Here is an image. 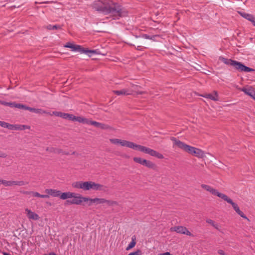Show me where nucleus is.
<instances>
[{
    "mask_svg": "<svg viewBox=\"0 0 255 255\" xmlns=\"http://www.w3.org/2000/svg\"><path fill=\"white\" fill-rule=\"evenodd\" d=\"M93 7L105 15H109L110 17H113V19L125 16L127 14V12L125 9L111 0L96 1L93 4Z\"/></svg>",
    "mask_w": 255,
    "mask_h": 255,
    "instance_id": "nucleus-1",
    "label": "nucleus"
},
{
    "mask_svg": "<svg viewBox=\"0 0 255 255\" xmlns=\"http://www.w3.org/2000/svg\"><path fill=\"white\" fill-rule=\"evenodd\" d=\"M170 139L173 142L174 146H177L185 152L199 158H203L205 157V152L202 149L188 145L174 137H171Z\"/></svg>",
    "mask_w": 255,
    "mask_h": 255,
    "instance_id": "nucleus-2",
    "label": "nucleus"
},
{
    "mask_svg": "<svg viewBox=\"0 0 255 255\" xmlns=\"http://www.w3.org/2000/svg\"><path fill=\"white\" fill-rule=\"evenodd\" d=\"M72 187L81 189L84 191L90 190H102L103 185L93 181H76L72 184Z\"/></svg>",
    "mask_w": 255,
    "mask_h": 255,
    "instance_id": "nucleus-3",
    "label": "nucleus"
},
{
    "mask_svg": "<svg viewBox=\"0 0 255 255\" xmlns=\"http://www.w3.org/2000/svg\"><path fill=\"white\" fill-rule=\"evenodd\" d=\"M219 60L227 65H230L233 66L236 70H238L241 72H253L255 71L254 69L251 68L247 66H246L241 62L233 60L232 59H229L220 56Z\"/></svg>",
    "mask_w": 255,
    "mask_h": 255,
    "instance_id": "nucleus-4",
    "label": "nucleus"
},
{
    "mask_svg": "<svg viewBox=\"0 0 255 255\" xmlns=\"http://www.w3.org/2000/svg\"><path fill=\"white\" fill-rule=\"evenodd\" d=\"M134 150H137L144 153L148 154L150 156L156 157L158 159L164 158V156L160 153L146 146L132 142L131 148Z\"/></svg>",
    "mask_w": 255,
    "mask_h": 255,
    "instance_id": "nucleus-5",
    "label": "nucleus"
},
{
    "mask_svg": "<svg viewBox=\"0 0 255 255\" xmlns=\"http://www.w3.org/2000/svg\"><path fill=\"white\" fill-rule=\"evenodd\" d=\"M134 150H137L144 153L148 154L150 156L156 157L158 159L164 158V156L160 153L146 146L132 142L131 148Z\"/></svg>",
    "mask_w": 255,
    "mask_h": 255,
    "instance_id": "nucleus-6",
    "label": "nucleus"
},
{
    "mask_svg": "<svg viewBox=\"0 0 255 255\" xmlns=\"http://www.w3.org/2000/svg\"><path fill=\"white\" fill-rule=\"evenodd\" d=\"M65 47L72 49L73 51H77L81 53H86L89 56H91L92 54H96V51L94 50H88L87 49L82 47L81 46L75 45L70 42H67L65 45Z\"/></svg>",
    "mask_w": 255,
    "mask_h": 255,
    "instance_id": "nucleus-7",
    "label": "nucleus"
},
{
    "mask_svg": "<svg viewBox=\"0 0 255 255\" xmlns=\"http://www.w3.org/2000/svg\"><path fill=\"white\" fill-rule=\"evenodd\" d=\"M133 160L135 163H138L152 170H156L157 167V165L154 163L141 157H134L133 158Z\"/></svg>",
    "mask_w": 255,
    "mask_h": 255,
    "instance_id": "nucleus-8",
    "label": "nucleus"
},
{
    "mask_svg": "<svg viewBox=\"0 0 255 255\" xmlns=\"http://www.w3.org/2000/svg\"><path fill=\"white\" fill-rule=\"evenodd\" d=\"M89 206H91L93 203L96 204L107 203L109 206H114L118 205V203L116 201L108 200L104 198H95L94 199H91L88 198Z\"/></svg>",
    "mask_w": 255,
    "mask_h": 255,
    "instance_id": "nucleus-9",
    "label": "nucleus"
},
{
    "mask_svg": "<svg viewBox=\"0 0 255 255\" xmlns=\"http://www.w3.org/2000/svg\"><path fill=\"white\" fill-rule=\"evenodd\" d=\"M222 199L226 201L227 203L230 204L232 205L233 209L235 210V211L242 218L248 219V218L244 214V213L240 210L238 205L236 203L232 201V200L231 198H230L227 195L225 194L223 197L222 198Z\"/></svg>",
    "mask_w": 255,
    "mask_h": 255,
    "instance_id": "nucleus-10",
    "label": "nucleus"
},
{
    "mask_svg": "<svg viewBox=\"0 0 255 255\" xmlns=\"http://www.w3.org/2000/svg\"><path fill=\"white\" fill-rule=\"evenodd\" d=\"M201 187L202 188L210 192L212 195L217 196L221 199H222V198L225 195V194L219 192L217 190L213 188L210 185L202 184L201 185Z\"/></svg>",
    "mask_w": 255,
    "mask_h": 255,
    "instance_id": "nucleus-11",
    "label": "nucleus"
},
{
    "mask_svg": "<svg viewBox=\"0 0 255 255\" xmlns=\"http://www.w3.org/2000/svg\"><path fill=\"white\" fill-rule=\"evenodd\" d=\"M110 142L114 144H120L122 146L127 147L131 148L132 142L131 141L122 140L119 138H110L109 139Z\"/></svg>",
    "mask_w": 255,
    "mask_h": 255,
    "instance_id": "nucleus-12",
    "label": "nucleus"
},
{
    "mask_svg": "<svg viewBox=\"0 0 255 255\" xmlns=\"http://www.w3.org/2000/svg\"><path fill=\"white\" fill-rule=\"evenodd\" d=\"M170 230L171 232H176L177 233L185 234L189 236H193L186 227L183 226H175L171 227Z\"/></svg>",
    "mask_w": 255,
    "mask_h": 255,
    "instance_id": "nucleus-13",
    "label": "nucleus"
},
{
    "mask_svg": "<svg viewBox=\"0 0 255 255\" xmlns=\"http://www.w3.org/2000/svg\"><path fill=\"white\" fill-rule=\"evenodd\" d=\"M72 198L73 199L67 200V202L71 204L80 205L83 202L88 201V197H82L81 195L76 196L75 195Z\"/></svg>",
    "mask_w": 255,
    "mask_h": 255,
    "instance_id": "nucleus-14",
    "label": "nucleus"
},
{
    "mask_svg": "<svg viewBox=\"0 0 255 255\" xmlns=\"http://www.w3.org/2000/svg\"><path fill=\"white\" fill-rule=\"evenodd\" d=\"M50 116L54 115L57 117L62 118L64 119H68L70 121H74L75 116L72 114H69L68 113H64L61 112L54 111L52 114H50Z\"/></svg>",
    "mask_w": 255,
    "mask_h": 255,
    "instance_id": "nucleus-15",
    "label": "nucleus"
},
{
    "mask_svg": "<svg viewBox=\"0 0 255 255\" xmlns=\"http://www.w3.org/2000/svg\"><path fill=\"white\" fill-rule=\"evenodd\" d=\"M28 183H26L23 181H17V180H4L3 185L5 187H11L13 186H24L27 184Z\"/></svg>",
    "mask_w": 255,
    "mask_h": 255,
    "instance_id": "nucleus-16",
    "label": "nucleus"
},
{
    "mask_svg": "<svg viewBox=\"0 0 255 255\" xmlns=\"http://www.w3.org/2000/svg\"><path fill=\"white\" fill-rule=\"evenodd\" d=\"M8 129L10 130H23L26 129H29L30 128V127L27 125H11L8 124Z\"/></svg>",
    "mask_w": 255,
    "mask_h": 255,
    "instance_id": "nucleus-17",
    "label": "nucleus"
},
{
    "mask_svg": "<svg viewBox=\"0 0 255 255\" xmlns=\"http://www.w3.org/2000/svg\"><path fill=\"white\" fill-rule=\"evenodd\" d=\"M90 125L94 126L96 128H99L101 129L106 130L112 129V128L107 124L102 123H99L92 120H91Z\"/></svg>",
    "mask_w": 255,
    "mask_h": 255,
    "instance_id": "nucleus-18",
    "label": "nucleus"
},
{
    "mask_svg": "<svg viewBox=\"0 0 255 255\" xmlns=\"http://www.w3.org/2000/svg\"><path fill=\"white\" fill-rule=\"evenodd\" d=\"M25 212L29 220L36 221L39 219V216L38 215L34 212H32L30 209L26 208L25 209Z\"/></svg>",
    "mask_w": 255,
    "mask_h": 255,
    "instance_id": "nucleus-19",
    "label": "nucleus"
},
{
    "mask_svg": "<svg viewBox=\"0 0 255 255\" xmlns=\"http://www.w3.org/2000/svg\"><path fill=\"white\" fill-rule=\"evenodd\" d=\"M201 96L204 98L210 99L214 101H219L218 94L216 91H214L212 93L204 94Z\"/></svg>",
    "mask_w": 255,
    "mask_h": 255,
    "instance_id": "nucleus-20",
    "label": "nucleus"
},
{
    "mask_svg": "<svg viewBox=\"0 0 255 255\" xmlns=\"http://www.w3.org/2000/svg\"><path fill=\"white\" fill-rule=\"evenodd\" d=\"M113 92L117 95H130L133 93L132 90H129L128 89H123L121 90H115Z\"/></svg>",
    "mask_w": 255,
    "mask_h": 255,
    "instance_id": "nucleus-21",
    "label": "nucleus"
},
{
    "mask_svg": "<svg viewBox=\"0 0 255 255\" xmlns=\"http://www.w3.org/2000/svg\"><path fill=\"white\" fill-rule=\"evenodd\" d=\"M22 193L26 195H31L32 197H39L42 198H48L49 197L48 195H41L37 192L34 191H23Z\"/></svg>",
    "mask_w": 255,
    "mask_h": 255,
    "instance_id": "nucleus-22",
    "label": "nucleus"
},
{
    "mask_svg": "<svg viewBox=\"0 0 255 255\" xmlns=\"http://www.w3.org/2000/svg\"><path fill=\"white\" fill-rule=\"evenodd\" d=\"M238 12L242 17L252 22L255 26V17L253 15L241 11Z\"/></svg>",
    "mask_w": 255,
    "mask_h": 255,
    "instance_id": "nucleus-23",
    "label": "nucleus"
},
{
    "mask_svg": "<svg viewBox=\"0 0 255 255\" xmlns=\"http://www.w3.org/2000/svg\"><path fill=\"white\" fill-rule=\"evenodd\" d=\"M240 90L244 92L246 94L250 96V97H253L255 96V91L254 90V88L252 87H244Z\"/></svg>",
    "mask_w": 255,
    "mask_h": 255,
    "instance_id": "nucleus-24",
    "label": "nucleus"
},
{
    "mask_svg": "<svg viewBox=\"0 0 255 255\" xmlns=\"http://www.w3.org/2000/svg\"><path fill=\"white\" fill-rule=\"evenodd\" d=\"M45 192L48 194V195H50L52 197H59L60 191L52 189H46L45 190Z\"/></svg>",
    "mask_w": 255,
    "mask_h": 255,
    "instance_id": "nucleus-25",
    "label": "nucleus"
},
{
    "mask_svg": "<svg viewBox=\"0 0 255 255\" xmlns=\"http://www.w3.org/2000/svg\"><path fill=\"white\" fill-rule=\"evenodd\" d=\"M76 194L73 192H64L61 193L60 192L59 197L62 200H65L68 198H71L73 197H74V195H75Z\"/></svg>",
    "mask_w": 255,
    "mask_h": 255,
    "instance_id": "nucleus-26",
    "label": "nucleus"
},
{
    "mask_svg": "<svg viewBox=\"0 0 255 255\" xmlns=\"http://www.w3.org/2000/svg\"><path fill=\"white\" fill-rule=\"evenodd\" d=\"M74 121L78 122L80 123L86 124L90 125L91 120L85 118L83 117H76L75 116Z\"/></svg>",
    "mask_w": 255,
    "mask_h": 255,
    "instance_id": "nucleus-27",
    "label": "nucleus"
},
{
    "mask_svg": "<svg viewBox=\"0 0 255 255\" xmlns=\"http://www.w3.org/2000/svg\"><path fill=\"white\" fill-rule=\"evenodd\" d=\"M131 86L133 88V89H129V90H132L133 91V93L135 92L137 94H145L146 93L145 92H144V91H139L138 90V89L139 88H140V87L139 86H137V85H134L133 84H131Z\"/></svg>",
    "mask_w": 255,
    "mask_h": 255,
    "instance_id": "nucleus-28",
    "label": "nucleus"
},
{
    "mask_svg": "<svg viewBox=\"0 0 255 255\" xmlns=\"http://www.w3.org/2000/svg\"><path fill=\"white\" fill-rule=\"evenodd\" d=\"M206 222L210 224L211 225H212L214 228H215L216 229L220 231V226L217 223H216L213 220H211V219H207L206 220Z\"/></svg>",
    "mask_w": 255,
    "mask_h": 255,
    "instance_id": "nucleus-29",
    "label": "nucleus"
},
{
    "mask_svg": "<svg viewBox=\"0 0 255 255\" xmlns=\"http://www.w3.org/2000/svg\"><path fill=\"white\" fill-rule=\"evenodd\" d=\"M32 112L35 113L36 114H49V115L51 114L50 113L47 112L46 111L43 110L41 109H36V108H32Z\"/></svg>",
    "mask_w": 255,
    "mask_h": 255,
    "instance_id": "nucleus-30",
    "label": "nucleus"
},
{
    "mask_svg": "<svg viewBox=\"0 0 255 255\" xmlns=\"http://www.w3.org/2000/svg\"><path fill=\"white\" fill-rule=\"evenodd\" d=\"M131 242L130 243V244L128 245L127 247L126 250L128 251L130 250L131 249L133 248L136 245V238L135 236H133L131 238Z\"/></svg>",
    "mask_w": 255,
    "mask_h": 255,
    "instance_id": "nucleus-31",
    "label": "nucleus"
},
{
    "mask_svg": "<svg viewBox=\"0 0 255 255\" xmlns=\"http://www.w3.org/2000/svg\"><path fill=\"white\" fill-rule=\"evenodd\" d=\"M0 104L1 105H3L9 106L10 107H14V108H16L15 105L16 104V103H15V102L8 103V102L2 101L0 100Z\"/></svg>",
    "mask_w": 255,
    "mask_h": 255,
    "instance_id": "nucleus-32",
    "label": "nucleus"
},
{
    "mask_svg": "<svg viewBox=\"0 0 255 255\" xmlns=\"http://www.w3.org/2000/svg\"><path fill=\"white\" fill-rule=\"evenodd\" d=\"M45 28L48 30H52V29H60L61 26L59 25H52L51 24L48 25L46 26H45Z\"/></svg>",
    "mask_w": 255,
    "mask_h": 255,
    "instance_id": "nucleus-33",
    "label": "nucleus"
},
{
    "mask_svg": "<svg viewBox=\"0 0 255 255\" xmlns=\"http://www.w3.org/2000/svg\"><path fill=\"white\" fill-rule=\"evenodd\" d=\"M62 149L59 148H51L50 149L51 152H53L56 154H62Z\"/></svg>",
    "mask_w": 255,
    "mask_h": 255,
    "instance_id": "nucleus-34",
    "label": "nucleus"
},
{
    "mask_svg": "<svg viewBox=\"0 0 255 255\" xmlns=\"http://www.w3.org/2000/svg\"><path fill=\"white\" fill-rule=\"evenodd\" d=\"M16 108L20 109H24L25 110H26L28 106H26L25 105L20 104H17L15 105Z\"/></svg>",
    "mask_w": 255,
    "mask_h": 255,
    "instance_id": "nucleus-35",
    "label": "nucleus"
},
{
    "mask_svg": "<svg viewBox=\"0 0 255 255\" xmlns=\"http://www.w3.org/2000/svg\"><path fill=\"white\" fill-rule=\"evenodd\" d=\"M8 126V123H7L4 122L0 121V126L7 128Z\"/></svg>",
    "mask_w": 255,
    "mask_h": 255,
    "instance_id": "nucleus-36",
    "label": "nucleus"
},
{
    "mask_svg": "<svg viewBox=\"0 0 255 255\" xmlns=\"http://www.w3.org/2000/svg\"><path fill=\"white\" fill-rule=\"evenodd\" d=\"M141 251L140 250H137L135 252L129 253L128 255H141Z\"/></svg>",
    "mask_w": 255,
    "mask_h": 255,
    "instance_id": "nucleus-37",
    "label": "nucleus"
},
{
    "mask_svg": "<svg viewBox=\"0 0 255 255\" xmlns=\"http://www.w3.org/2000/svg\"><path fill=\"white\" fill-rule=\"evenodd\" d=\"M158 35H153V36L152 37H150L149 36L147 35H144V37L146 38H149V39H151L153 40H155V38L158 37Z\"/></svg>",
    "mask_w": 255,
    "mask_h": 255,
    "instance_id": "nucleus-38",
    "label": "nucleus"
},
{
    "mask_svg": "<svg viewBox=\"0 0 255 255\" xmlns=\"http://www.w3.org/2000/svg\"><path fill=\"white\" fill-rule=\"evenodd\" d=\"M7 155L6 153L0 151V158H6Z\"/></svg>",
    "mask_w": 255,
    "mask_h": 255,
    "instance_id": "nucleus-39",
    "label": "nucleus"
},
{
    "mask_svg": "<svg viewBox=\"0 0 255 255\" xmlns=\"http://www.w3.org/2000/svg\"><path fill=\"white\" fill-rule=\"evenodd\" d=\"M218 253L220 255H228L227 254L225 253L223 250H218Z\"/></svg>",
    "mask_w": 255,
    "mask_h": 255,
    "instance_id": "nucleus-40",
    "label": "nucleus"
},
{
    "mask_svg": "<svg viewBox=\"0 0 255 255\" xmlns=\"http://www.w3.org/2000/svg\"><path fill=\"white\" fill-rule=\"evenodd\" d=\"M62 154L65 155H70V153L68 151L62 150Z\"/></svg>",
    "mask_w": 255,
    "mask_h": 255,
    "instance_id": "nucleus-41",
    "label": "nucleus"
},
{
    "mask_svg": "<svg viewBox=\"0 0 255 255\" xmlns=\"http://www.w3.org/2000/svg\"><path fill=\"white\" fill-rule=\"evenodd\" d=\"M70 154L71 155H76V156H78L79 155V154L78 153H77L76 151H73Z\"/></svg>",
    "mask_w": 255,
    "mask_h": 255,
    "instance_id": "nucleus-42",
    "label": "nucleus"
},
{
    "mask_svg": "<svg viewBox=\"0 0 255 255\" xmlns=\"http://www.w3.org/2000/svg\"><path fill=\"white\" fill-rule=\"evenodd\" d=\"M160 255H172L170 254V253L169 252H166L165 253L161 254Z\"/></svg>",
    "mask_w": 255,
    "mask_h": 255,
    "instance_id": "nucleus-43",
    "label": "nucleus"
},
{
    "mask_svg": "<svg viewBox=\"0 0 255 255\" xmlns=\"http://www.w3.org/2000/svg\"><path fill=\"white\" fill-rule=\"evenodd\" d=\"M134 43H135V44L137 45V48H136V49H137V50H141V49L139 48V47H140L141 46V45H138V44H137L136 42H134Z\"/></svg>",
    "mask_w": 255,
    "mask_h": 255,
    "instance_id": "nucleus-44",
    "label": "nucleus"
},
{
    "mask_svg": "<svg viewBox=\"0 0 255 255\" xmlns=\"http://www.w3.org/2000/svg\"><path fill=\"white\" fill-rule=\"evenodd\" d=\"M32 108L27 107L26 110H28L31 112H32Z\"/></svg>",
    "mask_w": 255,
    "mask_h": 255,
    "instance_id": "nucleus-45",
    "label": "nucleus"
},
{
    "mask_svg": "<svg viewBox=\"0 0 255 255\" xmlns=\"http://www.w3.org/2000/svg\"><path fill=\"white\" fill-rule=\"evenodd\" d=\"M53 1H44V2H40V3H51Z\"/></svg>",
    "mask_w": 255,
    "mask_h": 255,
    "instance_id": "nucleus-46",
    "label": "nucleus"
},
{
    "mask_svg": "<svg viewBox=\"0 0 255 255\" xmlns=\"http://www.w3.org/2000/svg\"><path fill=\"white\" fill-rule=\"evenodd\" d=\"M4 180H0V185L1 184H4Z\"/></svg>",
    "mask_w": 255,
    "mask_h": 255,
    "instance_id": "nucleus-47",
    "label": "nucleus"
},
{
    "mask_svg": "<svg viewBox=\"0 0 255 255\" xmlns=\"http://www.w3.org/2000/svg\"><path fill=\"white\" fill-rule=\"evenodd\" d=\"M3 255H11L7 253H5V252L3 253Z\"/></svg>",
    "mask_w": 255,
    "mask_h": 255,
    "instance_id": "nucleus-48",
    "label": "nucleus"
},
{
    "mask_svg": "<svg viewBox=\"0 0 255 255\" xmlns=\"http://www.w3.org/2000/svg\"><path fill=\"white\" fill-rule=\"evenodd\" d=\"M252 98L255 100V96H253V97H252Z\"/></svg>",
    "mask_w": 255,
    "mask_h": 255,
    "instance_id": "nucleus-49",
    "label": "nucleus"
},
{
    "mask_svg": "<svg viewBox=\"0 0 255 255\" xmlns=\"http://www.w3.org/2000/svg\"><path fill=\"white\" fill-rule=\"evenodd\" d=\"M128 44L130 45H134V44H132V43H128Z\"/></svg>",
    "mask_w": 255,
    "mask_h": 255,
    "instance_id": "nucleus-50",
    "label": "nucleus"
},
{
    "mask_svg": "<svg viewBox=\"0 0 255 255\" xmlns=\"http://www.w3.org/2000/svg\"><path fill=\"white\" fill-rule=\"evenodd\" d=\"M35 3L36 4H37V3H38V2H37V1H36Z\"/></svg>",
    "mask_w": 255,
    "mask_h": 255,
    "instance_id": "nucleus-51",
    "label": "nucleus"
}]
</instances>
